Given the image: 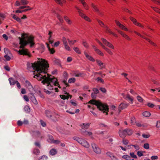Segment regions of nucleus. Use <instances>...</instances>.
<instances>
[{"label":"nucleus","instance_id":"nucleus-3","mask_svg":"<svg viewBox=\"0 0 160 160\" xmlns=\"http://www.w3.org/2000/svg\"><path fill=\"white\" fill-rule=\"evenodd\" d=\"M88 103L95 105L99 110L102 111L104 113H106V115H108V106L102 103L100 101L93 99L89 101Z\"/></svg>","mask_w":160,"mask_h":160},{"label":"nucleus","instance_id":"nucleus-28","mask_svg":"<svg viewBox=\"0 0 160 160\" xmlns=\"http://www.w3.org/2000/svg\"><path fill=\"white\" fill-rule=\"evenodd\" d=\"M47 47L48 48V49L49 50V51H50V53L52 54H53L55 52L54 49L53 48H50L49 47V45L48 43H47Z\"/></svg>","mask_w":160,"mask_h":160},{"label":"nucleus","instance_id":"nucleus-7","mask_svg":"<svg viewBox=\"0 0 160 160\" xmlns=\"http://www.w3.org/2000/svg\"><path fill=\"white\" fill-rule=\"evenodd\" d=\"M96 41L100 44L102 47V48L109 55H113V53L111 50L109 48L106 47L101 43L98 39H96Z\"/></svg>","mask_w":160,"mask_h":160},{"label":"nucleus","instance_id":"nucleus-1","mask_svg":"<svg viewBox=\"0 0 160 160\" xmlns=\"http://www.w3.org/2000/svg\"><path fill=\"white\" fill-rule=\"evenodd\" d=\"M32 66L33 69L35 70L34 73H36L34 77L39 81L43 79L42 82L44 84H46L49 89L52 90L53 85L60 88L56 78L49 74H46L47 68L49 67V65L47 61L41 59L37 62L32 63Z\"/></svg>","mask_w":160,"mask_h":160},{"label":"nucleus","instance_id":"nucleus-59","mask_svg":"<svg viewBox=\"0 0 160 160\" xmlns=\"http://www.w3.org/2000/svg\"><path fill=\"white\" fill-rule=\"evenodd\" d=\"M15 12L16 13H22L23 12H24V10H21V9H19L18 10H16Z\"/></svg>","mask_w":160,"mask_h":160},{"label":"nucleus","instance_id":"nucleus-27","mask_svg":"<svg viewBox=\"0 0 160 160\" xmlns=\"http://www.w3.org/2000/svg\"><path fill=\"white\" fill-rule=\"evenodd\" d=\"M104 28H105V29L106 30L107 32L112 34L116 37H117V35L116 34H115L113 32H112L110 30V29L107 26H106Z\"/></svg>","mask_w":160,"mask_h":160},{"label":"nucleus","instance_id":"nucleus-60","mask_svg":"<svg viewBox=\"0 0 160 160\" xmlns=\"http://www.w3.org/2000/svg\"><path fill=\"white\" fill-rule=\"evenodd\" d=\"M20 5V3L19 2V0H17L15 3V6H18Z\"/></svg>","mask_w":160,"mask_h":160},{"label":"nucleus","instance_id":"nucleus-46","mask_svg":"<svg viewBox=\"0 0 160 160\" xmlns=\"http://www.w3.org/2000/svg\"><path fill=\"white\" fill-rule=\"evenodd\" d=\"M21 2L22 5H26L28 3V2L27 0H21Z\"/></svg>","mask_w":160,"mask_h":160},{"label":"nucleus","instance_id":"nucleus-61","mask_svg":"<svg viewBox=\"0 0 160 160\" xmlns=\"http://www.w3.org/2000/svg\"><path fill=\"white\" fill-rule=\"evenodd\" d=\"M151 158L152 160H155L158 158V157L157 156H152Z\"/></svg>","mask_w":160,"mask_h":160},{"label":"nucleus","instance_id":"nucleus-14","mask_svg":"<svg viewBox=\"0 0 160 160\" xmlns=\"http://www.w3.org/2000/svg\"><path fill=\"white\" fill-rule=\"evenodd\" d=\"M118 32L123 37L125 38L128 41H130L131 40L130 38L124 32L120 31H118Z\"/></svg>","mask_w":160,"mask_h":160},{"label":"nucleus","instance_id":"nucleus-26","mask_svg":"<svg viewBox=\"0 0 160 160\" xmlns=\"http://www.w3.org/2000/svg\"><path fill=\"white\" fill-rule=\"evenodd\" d=\"M91 6L92 8L93 9V11L96 12H99V9L98 8L97 6L96 5H95L93 3H92L91 4Z\"/></svg>","mask_w":160,"mask_h":160},{"label":"nucleus","instance_id":"nucleus-43","mask_svg":"<svg viewBox=\"0 0 160 160\" xmlns=\"http://www.w3.org/2000/svg\"><path fill=\"white\" fill-rule=\"evenodd\" d=\"M136 120L134 117H132L130 120V123L131 124H134L136 123Z\"/></svg>","mask_w":160,"mask_h":160},{"label":"nucleus","instance_id":"nucleus-54","mask_svg":"<svg viewBox=\"0 0 160 160\" xmlns=\"http://www.w3.org/2000/svg\"><path fill=\"white\" fill-rule=\"evenodd\" d=\"M151 8L156 12H157L158 13H159L160 14V9L155 8V7H151Z\"/></svg>","mask_w":160,"mask_h":160},{"label":"nucleus","instance_id":"nucleus-55","mask_svg":"<svg viewBox=\"0 0 160 160\" xmlns=\"http://www.w3.org/2000/svg\"><path fill=\"white\" fill-rule=\"evenodd\" d=\"M75 8L78 11V12L79 15H81V13H82L83 12H82V11L77 6H75Z\"/></svg>","mask_w":160,"mask_h":160},{"label":"nucleus","instance_id":"nucleus-51","mask_svg":"<svg viewBox=\"0 0 160 160\" xmlns=\"http://www.w3.org/2000/svg\"><path fill=\"white\" fill-rule=\"evenodd\" d=\"M64 19L68 24H71V21L69 20L68 18L67 17H65Z\"/></svg>","mask_w":160,"mask_h":160},{"label":"nucleus","instance_id":"nucleus-21","mask_svg":"<svg viewBox=\"0 0 160 160\" xmlns=\"http://www.w3.org/2000/svg\"><path fill=\"white\" fill-rule=\"evenodd\" d=\"M86 57L89 60L92 61V62H94L95 61V60L93 57L92 56L89 55L87 53L85 52L84 53Z\"/></svg>","mask_w":160,"mask_h":160},{"label":"nucleus","instance_id":"nucleus-52","mask_svg":"<svg viewBox=\"0 0 160 160\" xmlns=\"http://www.w3.org/2000/svg\"><path fill=\"white\" fill-rule=\"evenodd\" d=\"M147 105L149 107L151 108H154L155 105L153 103L148 102L147 104Z\"/></svg>","mask_w":160,"mask_h":160},{"label":"nucleus","instance_id":"nucleus-45","mask_svg":"<svg viewBox=\"0 0 160 160\" xmlns=\"http://www.w3.org/2000/svg\"><path fill=\"white\" fill-rule=\"evenodd\" d=\"M151 81L155 85H158L159 84L158 82L156 80L152 79Z\"/></svg>","mask_w":160,"mask_h":160},{"label":"nucleus","instance_id":"nucleus-56","mask_svg":"<svg viewBox=\"0 0 160 160\" xmlns=\"http://www.w3.org/2000/svg\"><path fill=\"white\" fill-rule=\"evenodd\" d=\"M142 137L145 138H149L150 135L149 134H143L142 135Z\"/></svg>","mask_w":160,"mask_h":160},{"label":"nucleus","instance_id":"nucleus-38","mask_svg":"<svg viewBox=\"0 0 160 160\" xmlns=\"http://www.w3.org/2000/svg\"><path fill=\"white\" fill-rule=\"evenodd\" d=\"M137 99L138 101L140 103H142L143 102V99L141 96H137Z\"/></svg>","mask_w":160,"mask_h":160},{"label":"nucleus","instance_id":"nucleus-19","mask_svg":"<svg viewBox=\"0 0 160 160\" xmlns=\"http://www.w3.org/2000/svg\"><path fill=\"white\" fill-rule=\"evenodd\" d=\"M96 62L97 64L101 67L102 68H105V66L103 62H102L101 60H97Z\"/></svg>","mask_w":160,"mask_h":160},{"label":"nucleus","instance_id":"nucleus-42","mask_svg":"<svg viewBox=\"0 0 160 160\" xmlns=\"http://www.w3.org/2000/svg\"><path fill=\"white\" fill-rule=\"evenodd\" d=\"M24 110L27 113L29 112L30 111V109L29 107L28 106H26L24 107Z\"/></svg>","mask_w":160,"mask_h":160},{"label":"nucleus","instance_id":"nucleus-20","mask_svg":"<svg viewBox=\"0 0 160 160\" xmlns=\"http://www.w3.org/2000/svg\"><path fill=\"white\" fill-rule=\"evenodd\" d=\"M65 94H67V95H60V98L63 99L65 100V99H68L70 97V98H71V96L68 94L67 93H65Z\"/></svg>","mask_w":160,"mask_h":160},{"label":"nucleus","instance_id":"nucleus-5","mask_svg":"<svg viewBox=\"0 0 160 160\" xmlns=\"http://www.w3.org/2000/svg\"><path fill=\"white\" fill-rule=\"evenodd\" d=\"M73 139L77 141L78 143L83 147L86 148H88L89 147V143L86 140L80 138L78 137H74L73 138Z\"/></svg>","mask_w":160,"mask_h":160},{"label":"nucleus","instance_id":"nucleus-30","mask_svg":"<svg viewBox=\"0 0 160 160\" xmlns=\"http://www.w3.org/2000/svg\"><path fill=\"white\" fill-rule=\"evenodd\" d=\"M57 153V151L56 149L53 148L50 151V153L52 155H54Z\"/></svg>","mask_w":160,"mask_h":160},{"label":"nucleus","instance_id":"nucleus-48","mask_svg":"<svg viewBox=\"0 0 160 160\" xmlns=\"http://www.w3.org/2000/svg\"><path fill=\"white\" fill-rule=\"evenodd\" d=\"M143 148L146 149H148L149 148V145L148 143H145L143 145Z\"/></svg>","mask_w":160,"mask_h":160},{"label":"nucleus","instance_id":"nucleus-13","mask_svg":"<svg viewBox=\"0 0 160 160\" xmlns=\"http://www.w3.org/2000/svg\"><path fill=\"white\" fill-rule=\"evenodd\" d=\"M72 74L73 76L77 77H82L83 76L82 73L78 71H73L72 72Z\"/></svg>","mask_w":160,"mask_h":160},{"label":"nucleus","instance_id":"nucleus-8","mask_svg":"<svg viewBox=\"0 0 160 160\" xmlns=\"http://www.w3.org/2000/svg\"><path fill=\"white\" fill-rule=\"evenodd\" d=\"M101 40L103 43L106 46L108 47L109 48L111 49L112 50L115 49V47L114 45L110 42H108L105 39L102 38Z\"/></svg>","mask_w":160,"mask_h":160},{"label":"nucleus","instance_id":"nucleus-47","mask_svg":"<svg viewBox=\"0 0 160 160\" xmlns=\"http://www.w3.org/2000/svg\"><path fill=\"white\" fill-rule=\"evenodd\" d=\"M5 18V15L2 13H0V23H1V20H3Z\"/></svg>","mask_w":160,"mask_h":160},{"label":"nucleus","instance_id":"nucleus-64","mask_svg":"<svg viewBox=\"0 0 160 160\" xmlns=\"http://www.w3.org/2000/svg\"><path fill=\"white\" fill-rule=\"evenodd\" d=\"M130 19L133 22V23L134 24L137 22L136 20L133 17H130Z\"/></svg>","mask_w":160,"mask_h":160},{"label":"nucleus","instance_id":"nucleus-34","mask_svg":"<svg viewBox=\"0 0 160 160\" xmlns=\"http://www.w3.org/2000/svg\"><path fill=\"white\" fill-rule=\"evenodd\" d=\"M142 114L143 116L145 117H149L151 115L150 113L149 112L147 111L144 112Z\"/></svg>","mask_w":160,"mask_h":160},{"label":"nucleus","instance_id":"nucleus-50","mask_svg":"<svg viewBox=\"0 0 160 160\" xmlns=\"http://www.w3.org/2000/svg\"><path fill=\"white\" fill-rule=\"evenodd\" d=\"M70 102L71 104L73 106H77V103L76 101L71 100Z\"/></svg>","mask_w":160,"mask_h":160},{"label":"nucleus","instance_id":"nucleus-29","mask_svg":"<svg viewBox=\"0 0 160 160\" xmlns=\"http://www.w3.org/2000/svg\"><path fill=\"white\" fill-rule=\"evenodd\" d=\"M12 18L19 22L20 23L21 22V19L18 17L16 15L14 14L13 15Z\"/></svg>","mask_w":160,"mask_h":160},{"label":"nucleus","instance_id":"nucleus-62","mask_svg":"<svg viewBox=\"0 0 160 160\" xmlns=\"http://www.w3.org/2000/svg\"><path fill=\"white\" fill-rule=\"evenodd\" d=\"M57 17L60 22H62V17L59 15H57Z\"/></svg>","mask_w":160,"mask_h":160},{"label":"nucleus","instance_id":"nucleus-49","mask_svg":"<svg viewBox=\"0 0 160 160\" xmlns=\"http://www.w3.org/2000/svg\"><path fill=\"white\" fill-rule=\"evenodd\" d=\"M40 153L39 150L38 149H35L33 151V153L36 155H38Z\"/></svg>","mask_w":160,"mask_h":160},{"label":"nucleus","instance_id":"nucleus-40","mask_svg":"<svg viewBox=\"0 0 160 160\" xmlns=\"http://www.w3.org/2000/svg\"><path fill=\"white\" fill-rule=\"evenodd\" d=\"M32 8L31 7L29 6H27L26 7V8H25V9H24V11L25 12L28 11L32 10Z\"/></svg>","mask_w":160,"mask_h":160},{"label":"nucleus","instance_id":"nucleus-31","mask_svg":"<svg viewBox=\"0 0 160 160\" xmlns=\"http://www.w3.org/2000/svg\"><path fill=\"white\" fill-rule=\"evenodd\" d=\"M73 49L75 52L77 53L78 54H80L81 53V51L78 47H73Z\"/></svg>","mask_w":160,"mask_h":160},{"label":"nucleus","instance_id":"nucleus-44","mask_svg":"<svg viewBox=\"0 0 160 160\" xmlns=\"http://www.w3.org/2000/svg\"><path fill=\"white\" fill-rule=\"evenodd\" d=\"M82 43L83 45L86 48H88L89 47V45L88 43L85 41H83Z\"/></svg>","mask_w":160,"mask_h":160},{"label":"nucleus","instance_id":"nucleus-10","mask_svg":"<svg viewBox=\"0 0 160 160\" xmlns=\"http://www.w3.org/2000/svg\"><path fill=\"white\" fill-rule=\"evenodd\" d=\"M92 147L94 151L97 154H99L101 152L100 149L95 144H92Z\"/></svg>","mask_w":160,"mask_h":160},{"label":"nucleus","instance_id":"nucleus-22","mask_svg":"<svg viewBox=\"0 0 160 160\" xmlns=\"http://www.w3.org/2000/svg\"><path fill=\"white\" fill-rule=\"evenodd\" d=\"M59 118V116L57 114H54L52 117V120L55 121L58 120Z\"/></svg>","mask_w":160,"mask_h":160},{"label":"nucleus","instance_id":"nucleus-33","mask_svg":"<svg viewBox=\"0 0 160 160\" xmlns=\"http://www.w3.org/2000/svg\"><path fill=\"white\" fill-rule=\"evenodd\" d=\"M83 5L84 8L86 10H88L89 8V6L87 3L84 1V2H82V3H81Z\"/></svg>","mask_w":160,"mask_h":160},{"label":"nucleus","instance_id":"nucleus-63","mask_svg":"<svg viewBox=\"0 0 160 160\" xmlns=\"http://www.w3.org/2000/svg\"><path fill=\"white\" fill-rule=\"evenodd\" d=\"M128 141L125 139H123V143L126 145H127L128 144Z\"/></svg>","mask_w":160,"mask_h":160},{"label":"nucleus","instance_id":"nucleus-2","mask_svg":"<svg viewBox=\"0 0 160 160\" xmlns=\"http://www.w3.org/2000/svg\"><path fill=\"white\" fill-rule=\"evenodd\" d=\"M20 38V48H23L27 43L30 44V47H32L35 44L34 37L32 35H29L27 33L22 34L21 38Z\"/></svg>","mask_w":160,"mask_h":160},{"label":"nucleus","instance_id":"nucleus-23","mask_svg":"<svg viewBox=\"0 0 160 160\" xmlns=\"http://www.w3.org/2000/svg\"><path fill=\"white\" fill-rule=\"evenodd\" d=\"M50 138H51V141H50V142L51 143H54L56 144H58L60 142V141L58 140H54L53 139V138L52 136H51L50 137Z\"/></svg>","mask_w":160,"mask_h":160},{"label":"nucleus","instance_id":"nucleus-39","mask_svg":"<svg viewBox=\"0 0 160 160\" xmlns=\"http://www.w3.org/2000/svg\"><path fill=\"white\" fill-rule=\"evenodd\" d=\"M11 85H13L16 83V81L12 78H10L9 79Z\"/></svg>","mask_w":160,"mask_h":160},{"label":"nucleus","instance_id":"nucleus-25","mask_svg":"<svg viewBox=\"0 0 160 160\" xmlns=\"http://www.w3.org/2000/svg\"><path fill=\"white\" fill-rule=\"evenodd\" d=\"M82 133L85 136H91L92 135V132L86 131L82 132Z\"/></svg>","mask_w":160,"mask_h":160},{"label":"nucleus","instance_id":"nucleus-41","mask_svg":"<svg viewBox=\"0 0 160 160\" xmlns=\"http://www.w3.org/2000/svg\"><path fill=\"white\" fill-rule=\"evenodd\" d=\"M122 158L126 160H130V156L127 155H125L122 156Z\"/></svg>","mask_w":160,"mask_h":160},{"label":"nucleus","instance_id":"nucleus-37","mask_svg":"<svg viewBox=\"0 0 160 160\" xmlns=\"http://www.w3.org/2000/svg\"><path fill=\"white\" fill-rule=\"evenodd\" d=\"M76 81L75 78H69L68 80V83H74Z\"/></svg>","mask_w":160,"mask_h":160},{"label":"nucleus","instance_id":"nucleus-18","mask_svg":"<svg viewBox=\"0 0 160 160\" xmlns=\"http://www.w3.org/2000/svg\"><path fill=\"white\" fill-rule=\"evenodd\" d=\"M89 123H82L80 125L81 128L83 129H88L89 127Z\"/></svg>","mask_w":160,"mask_h":160},{"label":"nucleus","instance_id":"nucleus-4","mask_svg":"<svg viewBox=\"0 0 160 160\" xmlns=\"http://www.w3.org/2000/svg\"><path fill=\"white\" fill-rule=\"evenodd\" d=\"M62 40L64 45L65 49L66 50L69 52L71 51L72 49L68 44L67 42H68L69 45H72L78 41L77 39H70L68 38H66L64 36L62 37Z\"/></svg>","mask_w":160,"mask_h":160},{"label":"nucleus","instance_id":"nucleus-32","mask_svg":"<svg viewBox=\"0 0 160 160\" xmlns=\"http://www.w3.org/2000/svg\"><path fill=\"white\" fill-rule=\"evenodd\" d=\"M118 27L124 30L125 31H128V29L124 25L121 24V23L120 24V25L118 26Z\"/></svg>","mask_w":160,"mask_h":160},{"label":"nucleus","instance_id":"nucleus-16","mask_svg":"<svg viewBox=\"0 0 160 160\" xmlns=\"http://www.w3.org/2000/svg\"><path fill=\"white\" fill-rule=\"evenodd\" d=\"M48 34L49 35V37L48 38L49 43L51 44H52L54 42V40L52 39V31H49Z\"/></svg>","mask_w":160,"mask_h":160},{"label":"nucleus","instance_id":"nucleus-58","mask_svg":"<svg viewBox=\"0 0 160 160\" xmlns=\"http://www.w3.org/2000/svg\"><path fill=\"white\" fill-rule=\"evenodd\" d=\"M137 155L139 157H141L143 155L142 152V151H138L137 152Z\"/></svg>","mask_w":160,"mask_h":160},{"label":"nucleus","instance_id":"nucleus-11","mask_svg":"<svg viewBox=\"0 0 160 160\" xmlns=\"http://www.w3.org/2000/svg\"><path fill=\"white\" fill-rule=\"evenodd\" d=\"M92 47L94 49L96 52L99 55L103 57L104 56V53L100 50L98 49L94 45H92Z\"/></svg>","mask_w":160,"mask_h":160},{"label":"nucleus","instance_id":"nucleus-57","mask_svg":"<svg viewBox=\"0 0 160 160\" xmlns=\"http://www.w3.org/2000/svg\"><path fill=\"white\" fill-rule=\"evenodd\" d=\"M4 58L7 61H9L11 59V58L10 57L8 56V55H5Z\"/></svg>","mask_w":160,"mask_h":160},{"label":"nucleus","instance_id":"nucleus-53","mask_svg":"<svg viewBox=\"0 0 160 160\" xmlns=\"http://www.w3.org/2000/svg\"><path fill=\"white\" fill-rule=\"evenodd\" d=\"M130 156L133 158L136 159L137 158V156L134 154V152H132L130 153Z\"/></svg>","mask_w":160,"mask_h":160},{"label":"nucleus","instance_id":"nucleus-12","mask_svg":"<svg viewBox=\"0 0 160 160\" xmlns=\"http://www.w3.org/2000/svg\"><path fill=\"white\" fill-rule=\"evenodd\" d=\"M128 106V104L126 103H121L118 107L119 110H120L119 113L120 112V111L124 109L127 108Z\"/></svg>","mask_w":160,"mask_h":160},{"label":"nucleus","instance_id":"nucleus-36","mask_svg":"<svg viewBox=\"0 0 160 160\" xmlns=\"http://www.w3.org/2000/svg\"><path fill=\"white\" fill-rule=\"evenodd\" d=\"M98 22L99 25L102 27L105 28L106 26L104 24V23L101 21L98 20Z\"/></svg>","mask_w":160,"mask_h":160},{"label":"nucleus","instance_id":"nucleus-9","mask_svg":"<svg viewBox=\"0 0 160 160\" xmlns=\"http://www.w3.org/2000/svg\"><path fill=\"white\" fill-rule=\"evenodd\" d=\"M18 53L20 55H27L29 57H30L31 56V55L29 52L28 50L26 49H24L19 50L18 51Z\"/></svg>","mask_w":160,"mask_h":160},{"label":"nucleus","instance_id":"nucleus-24","mask_svg":"<svg viewBox=\"0 0 160 160\" xmlns=\"http://www.w3.org/2000/svg\"><path fill=\"white\" fill-rule=\"evenodd\" d=\"M55 2L58 4L61 5H62L63 3L66 2L65 0H54Z\"/></svg>","mask_w":160,"mask_h":160},{"label":"nucleus","instance_id":"nucleus-6","mask_svg":"<svg viewBox=\"0 0 160 160\" xmlns=\"http://www.w3.org/2000/svg\"><path fill=\"white\" fill-rule=\"evenodd\" d=\"M132 133V131L128 129L121 130L119 131V136L122 138H124L127 135H131Z\"/></svg>","mask_w":160,"mask_h":160},{"label":"nucleus","instance_id":"nucleus-17","mask_svg":"<svg viewBox=\"0 0 160 160\" xmlns=\"http://www.w3.org/2000/svg\"><path fill=\"white\" fill-rule=\"evenodd\" d=\"M126 100L130 102L132 104L133 103V98L129 94L126 95Z\"/></svg>","mask_w":160,"mask_h":160},{"label":"nucleus","instance_id":"nucleus-15","mask_svg":"<svg viewBox=\"0 0 160 160\" xmlns=\"http://www.w3.org/2000/svg\"><path fill=\"white\" fill-rule=\"evenodd\" d=\"M80 16L82 18H84L85 20L88 22H91V19L89 18L86 16L83 13H81V15H80Z\"/></svg>","mask_w":160,"mask_h":160},{"label":"nucleus","instance_id":"nucleus-35","mask_svg":"<svg viewBox=\"0 0 160 160\" xmlns=\"http://www.w3.org/2000/svg\"><path fill=\"white\" fill-rule=\"evenodd\" d=\"M45 114H46V116L48 117L49 118H50L52 117L51 113L48 110H46L45 111Z\"/></svg>","mask_w":160,"mask_h":160}]
</instances>
